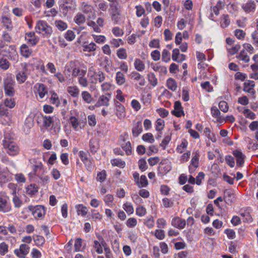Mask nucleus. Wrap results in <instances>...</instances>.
Listing matches in <instances>:
<instances>
[{"label":"nucleus","mask_w":258,"mask_h":258,"mask_svg":"<svg viewBox=\"0 0 258 258\" xmlns=\"http://www.w3.org/2000/svg\"><path fill=\"white\" fill-rule=\"evenodd\" d=\"M172 58L173 61L181 62L185 59V55L180 54L178 48H175L172 51Z\"/></svg>","instance_id":"19"},{"label":"nucleus","mask_w":258,"mask_h":258,"mask_svg":"<svg viewBox=\"0 0 258 258\" xmlns=\"http://www.w3.org/2000/svg\"><path fill=\"white\" fill-rule=\"evenodd\" d=\"M8 245L5 242H3L0 243V254L4 255L8 252Z\"/></svg>","instance_id":"56"},{"label":"nucleus","mask_w":258,"mask_h":258,"mask_svg":"<svg viewBox=\"0 0 258 258\" xmlns=\"http://www.w3.org/2000/svg\"><path fill=\"white\" fill-rule=\"evenodd\" d=\"M111 61L108 57L106 56L102 59L100 66L103 67V68L106 72H109L111 66Z\"/></svg>","instance_id":"29"},{"label":"nucleus","mask_w":258,"mask_h":258,"mask_svg":"<svg viewBox=\"0 0 258 258\" xmlns=\"http://www.w3.org/2000/svg\"><path fill=\"white\" fill-rule=\"evenodd\" d=\"M12 113L4 106L0 104V119L3 124L10 125L13 122Z\"/></svg>","instance_id":"3"},{"label":"nucleus","mask_w":258,"mask_h":258,"mask_svg":"<svg viewBox=\"0 0 258 258\" xmlns=\"http://www.w3.org/2000/svg\"><path fill=\"white\" fill-rule=\"evenodd\" d=\"M142 139L143 141L149 143H153L155 142V139L153 135L150 133L145 134L142 136Z\"/></svg>","instance_id":"46"},{"label":"nucleus","mask_w":258,"mask_h":258,"mask_svg":"<svg viewBox=\"0 0 258 258\" xmlns=\"http://www.w3.org/2000/svg\"><path fill=\"white\" fill-rule=\"evenodd\" d=\"M242 10L246 13H253L255 11L256 4L253 0H248L241 6Z\"/></svg>","instance_id":"12"},{"label":"nucleus","mask_w":258,"mask_h":258,"mask_svg":"<svg viewBox=\"0 0 258 258\" xmlns=\"http://www.w3.org/2000/svg\"><path fill=\"white\" fill-rule=\"evenodd\" d=\"M26 71V66L24 68L23 71L18 72L16 75V80L20 84L24 83L27 79L28 77Z\"/></svg>","instance_id":"20"},{"label":"nucleus","mask_w":258,"mask_h":258,"mask_svg":"<svg viewBox=\"0 0 258 258\" xmlns=\"http://www.w3.org/2000/svg\"><path fill=\"white\" fill-rule=\"evenodd\" d=\"M1 22L3 26L8 31H11L13 29V23L11 19L7 16H3L1 18Z\"/></svg>","instance_id":"18"},{"label":"nucleus","mask_w":258,"mask_h":258,"mask_svg":"<svg viewBox=\"0 0 258 258\" xmlns=\"http://www.w3.org/2000/svg\"><path fill=\"white\" fill-rule=\"evenodd\" d=\"M121 13L116 14H111V20L115 24H120L121 23V18L120 17Z\"/></svg>","instance_id":"47"},{"label":"nucleus","mask_w":258,"mask_h":258,"mask_svg":"<svg viewBox=\"0 0 258 258\" xmlns=\"http://www.w3.org/2000/svg\"><path fill=\"white\" fill-rule=\"evenodd\" d=\"M243 113L245 117L250 118L251 119H254L255 118V114L252 111L249 109H245Z\"/></svg>","instance_id":"54"},{"label":"nucleus","mask_w":258,"mask_h":258,"mask_svg":"<svg viewBox=\"0 0 258 258\" xmlns=\"http://www.w3.org/2000/svg\"><path fill=\"white\" fill-rule=\"evenodd\" d=\"M81 96L83 101L87 104L91 103L93 101V99L92 95L88 91H83L81 93Z\"/></svg>","instance_id":"33"},{"label":"nucleus","mask_w":258,"mask_h":258,"mask_svg":"<svg viewBox=\"0 0 258 258\" xmlns=\"http://www.w3.org/2000/svg\"><path fill=\"white\" fill-rule=\"evenodd\" d=\"M115 106H116V115L119 118L122 119L124 118L125 116V108L123 105H122L118 101H116L115 102Z\"/></svg>","instance_id":"21"},{"label":"nucleus","mask_w":258,"mask_h":258,"mask_svg":"<svg viewBox=\"0 0 258 258\" xmlns=\"http://www.w3.org/2000/svg\"><path fill=\"white\" fill-rule=\"evenodd\" d=\"M89 147L92 153H96L99 148L98 143L97 140L95 139H91L89 141Z\"/></svg>","instance_id":"35"},{"label":"nucleus","mask_w":258,"mask_h":258,"mask_svg":"<svg viewBox=\"0 0 258 258\" xmlns=\"http://www.w3.org/2000/svg\"><path fill=\"white\" fill-rule=\"evenodd\" d=\"M28 209L32 212V214L35 218H42L45 214L44 207L42 205H37L35 207L29 206Z\"/></svg>","instance_id":"6"},{"label":"nucleus","mask_w":258,"mask_h":258,"mask_svg":"<svg viewBox=\"0 0 258 258\" xmlns=\"http://www.w3.org/2000/svg\"><path fill=\"white\" fill-rule=\"evenodd\" d=\"M162 60L167 62L170 60V53L166 49H164L162 53Z\"/></svg>","instance_id":"55"},{"label":"nucleus","mask_w":258,"mask_h":258,"mask_svg":"<svg viewBox=\"0 0 258 258\" xmlns=\"http://www.w3.org/2000/svg\"><path fill=\"white\" fill-rule=\"evenodd\" d=\"M111 8V14H116L121 13L120 6H119L118 2L117 3H111L109 5Z\"/></svg>","instance_id":"45"},{"label":"nucleus","mask_w":258,"mask_h":258,"mask_svg":"<svg viewBox=\"0 0 258 258\" xmlns=\"http://www.w3.org/2000/svg\"><path fill=\"white\" fill-rule=\"evenodd\" d=\"M76 209L78 215H81L82 216H85L88 213V209L86 207L83 205L79 204L76 205Z\"/></svg>","instance_id":"37"},{"label":"nucleus","mask_w":258,"mask_h":258,"mask_svg":"<svg viewBox=\"0 0 258 258\" xmlns=\"http://www.w3.org/2000/svg\"><path fill=\"white\" fill-rule=\"evenodd\" d=\"M171 225L175 228L182 229L186 225V221L179 217H176L172 219Z\"/></svg>","instance_id":"13"},{"label":"nucleus","mask_w":258,"mask_h":258,"mask_svg":"<svg viewBox=\"0 0 258 258\" xmlns=\"http://www.w3.org/2000/svg\"><path fill=\"white\" fill-rule=\"evenodd\" d=\"M35 29L37 33L42 34L44 37L46 38L49 37L53 32L51 27L44 20L37 21Z\"/></svg>","instance_id":"1"},{"label":"nucleus","mask_w":258,"mask_h":258,"mask_svg":"<svg viewBox=\"0 0 258 258\" xmlns=\"http://www.w3.org/2000/svg\"><path fill=\"white\" fill-rule=\"evenodd\" d=\"M43 126L45 128L50 127L53 123L52 117L50 116H42Z\"/></svg>","instance_id":"28"},{"label":"nucleus","mask_w":258,"mask_h":258,"mask_svg":"<svg viewBox=\"0 0 258 258\" xmlns=\"http://www.w3.org/2000/svg\"><path fill=\"white\" fill-rule=\"evenodd\" d=\"M230 19L228 15H223L222 16L221 22V26L223 28L227 27L230 24Z\"/></svg>","instance_id":"52"},{"label":"nucleus","mask_w":258,"mask_h":258,"mask_svg":"<svg viewBox=\"0 0 258 258\" xmlns=\"http://www.w3.org/2000/svg\"><path fill=\"white\" fill-rule=\"evenodd\" d=\"M143 131L141 121H138L134 125L132 128V134L135 138L137 137Z\"/></svg>","instance_id":"25"},{"label":"nucleus","mask_w":258,"mask_h":258,"mask_svg":"<svg viewBox=\"0 0 258 258\" xmlns=\"http://www.w3.org/2000/svg\"><path fill=\"white\" fill-rule=\"evenodd\" d=\"M51 96L50 97L51 103L58 106L59 104V100L58 96L55 92H51Z\"/></svg>","instance_id":"53"},{"label":"nucleus","mask_w":258,"mask_h":258,"mask_svg":"<svg viewBox=\"0 0 258 258\" xmlns=\"http://www.w3.org/2000/svg\"><path fill=\"white\" fill-rule=\"evenodd\" d=\"M112 32L116 37L122 36L123 34V31L118 27H115L112 28Z\"/></svg>","instance_id":"61"},{"label":"nucleus","mask_w":258,"mask_h":258,"mask_svg":"<svg viewBox=\"0 0 258 258\" xmlns=\"http://www.w3.org/2000/svg\"><path fill=\"white\" fill-rule=\"evenodd\" d=\"M134 67L136 70L139 72H143L145 68L144 63L139 58H136L134 62Z\"/></svg>","instance_id":"30"},{"label":"nucleus","mask_w":258,"mask_h":258,"mask_svg":"<svg viewBox=\"0 0 258 258\" xmlns=\"http://www.w3.org/2000/svg\"><path fill=\"white\" fill-rule=\"evenodd\" d=\"M11 210V206L8 199L5 197H0V212L7 213Z\"/></svg>","instance_id":"11"},{"label":"nucleus","mask_w":258,"mask_h":258,"mask_svg":"<svg viewBox=\"0 0 258 258\" xmlns=\"http://www.w3.org/2000/svg\"><path fill=\"white\" fill-rule=\"evenodd\" d=\"M148 180L146 176L144 175L141 176L139 180L137 182V184L139 188L145 187L148 185Z\"/></svg>","instance_id":"43"},{"label":"nucleus","mask_w":258,"mask_h":258,"mask_svg":"<svg viewBox=\"0 0 258 258\" xmlns=\"http://www.w3.org/2000/svg\"><path fill=\"white\" fill-rule=\"evenodd\" d=\"M167 87L172 91H174L177 88V83L174 79L170 78L167 80Z\"/></svg>","instance_id":"38"},{"label":"nucleus","mask_w":258,"mask_h":258,"mask_svg":"<svg viewBox=\"0 0 258 258\" xmlns=\"http://www.w3.org/2000/svg\"><path fill=\"white\" fill-rule=\"evenodd\" d=\"M105 74L102 71H99L96 73H95V76H94V77L93 78L89 79V80L90 83L94 84L96 83L97 81H98L99 83H102L105 80Z\"/></svg>","instance_id":"23"},{"label":"nucleus","mask_w":258,"mask_h":258,"mask_svg":"<svg viewBox=\"0 0 258 258\" xmlns=\"http://www.w3.org/2000/svg\"><path fill=\"white\" fill-rule=\"evenodd\" d=\"M131 78L135 81H138L140 86H143L146 84L144 77L137 72L132 73Z\"/></svg>","instance_id":"22"},{"label":"nucleus","mask_w":258,"mask_h":258,"mask_svg":"<svg viewBox=\"0 0 258 258\" xmlns=\"http://www.w3.org/2000/svg\"><path fill=\"white\" fill-rule=\"evenodd\" d=\"M148 80L150 84L153 86L155 87L158 84V80L155 74L153 73L150 72L147 75Z\"/></svg>","instance_id":"36"},{"label":"nucleus","mask_w":258,"mask_h":258,"mask_svg":"<svg viewBox=\"0 0 258 258\" xmlns=\"http://www.w3.org/2000/svg\"><path fill=\"white\" fill-rule=\"evenodd\" d=\"M125 79L124 74L121 72H118L116 74V83L121 85L124 83Z\"/></svg>","instance_id":"44"},{"label":"nucleus","mask_w":258,"mask_h":258,"mask_svg":"<svg viewBox=\"0 0 258 258\" xmlns=\"http://www.w3.org/2000/svg\"><path fill=\"white\" fill-rule=\"evenodd\" d=\"M20 49L21 55L25 58L29 57L32 55L33 52L32 50L30 49L25 44H22Z\"/></svg>","instance_id":"24"},{"label":"nucleus","mask_w":258,"mask_h":258,"mask_svg":"<svg viewBox=\"0 0 258 258\" xmlns=\"http://www.w3.org/2000/svg\"><path fill=\"white\" fill-rule=\"evenodd\" d=\"M171 140V137L169 135L166 136L162 142L160 144V146L162 147L163 150H165L167 145L169 143Z\"/></svg>","instance_id":"62"},{"label":"nucleus","mask_w":258,"mask_h":258,"mask_svg":"<svg viewBox=\"0 0 258 258\" xmlns=\"http://www.w3.org/2000/svg\"><path fill=\"white\" fill-rule=\"evenodd\" d=\"M10 66V63L9 60L4 57L0 58V68L6 71L9 69Z\"/></svg>","instance_id":"40"},{"label":"nucleus","mask_w":258,"mask_h":258,"mask_svg":"<svg viewBox=\"0 0 258 258\" xmlns=\"http://www.w3.org/2000/svg\"><path fill=\"white\" fill-rule=\"evenodd\" d=\"M224 196L223 199L225 202L227 204H229L232 202V199L234 198V194L233 192L228 189H225L224 191Z\"/></svg>","instance_id":"27"},{"label":"nucleus","mask_w":258,"mask_h":258,"mask_svg":"<svg viewBox=\"0 0 258 258\" xmlns=\"http://www.w3.org/2000/svg\"><path fill=\"white\" fill-rule=\"evenodd\" d=\"M2 104L6 108L8 107L10 109H12L16 105V101L14 98H6L4 100V104Z\"/></svg>","instance_id":"34"},{"label":"nucleus","mask_w":258,"mask_h":258,"mask_svg":"<svg viewBox=\"0 0 258 258\" xmlns=\"http://www.w3.org/2000/svg\"><path fill=\"white\" fill-rule=\"evenodd\" d=\"M16 83L11 77H8L4 80V89L6 95L13 97L15 94V86Z\"/></svg>","instance_id":"4"},{"label":"nucleus","mask_w":258,"mask_h":258,"mask_svg":"<svg viewBox=\"0 0 258 258\" xmlns=\"http://www.w3.org/2000/svg\"><path fill=\"white\" fill-rule=\"evenodd\" d=\"M3 52H5L9 59L15 62H17L19 60V55L16 50L15 45H10L9 48L7 47L2 49Z\"/></svg>","instance_id":"5"},{"label":"nucleus","mask_w":258,"mask_h":258,"mask_svg":"<svg viewBox=\"0 0 258 258\" xmlns=\"http://www.w3.org/2000/svg\"><path fill=\"white\" fill-rule=\"evenodd\" d=\"M34 91L35 94L39 96L40 99H43L48 94L47 87L42 83H36L34 86Z\"/></svg>","instance_id":"7"},{"label":"nucleus","mask_w":258,"mask_h":258,"mask_svg":"<svg viewBox=\"0 0 258 258\" xmlns=\"http://www.w3.org/2000/svg\"><path fill=\"white\" fill-rule=\"evenodd\" d=\"M3 146L7 153L10 156H15L19 154V147L14 142L5 139L3 141Z\"/></svg>","instance_id":"2"},{"label":"nucleus","mask_w":258,"mask_h":258,"mask_svg":"<svg viewBox=\"0 0 258 258\" xmlns=\"http://www.w3.org/2000/svg\"><path fill=\"white\" fill-rule=\"evenodd\" d=\"M33 174L38 176L41 174H43L44 172V169L42 164L40 162L38 164L33 166Z\"/></svg>","instance_id":"32"},{"label":"nucleus","mask_w":258,"mask_h":258,"mask_svg":"<svg viewBox=\"0 0 258 258\" xmlns=\"http://www.w3.org/2000/svg\"><path fill=\"white\" fill-rule=\"evenodd\" d=\"M55 25L56 27L60 31H63L67 28V24L61 20L55 21Z\"/></svg>","instance_id":"48"},{"label":"nucleus","mask_w":258,"mask_h":258,"mask_svg":"<svg viewBox=\"0 0 258 258\" xmlns=\"http://www.w3.org/2000/svg\"><path fill=\"white\" fill-rule=\"evenodd\" d=\"M75 35L74 32L72 30H68L64 34V38L68 41H71L74 39Z\"/></svg>","instance_id":"64"},{"label":"nucleus","mask_w":258,"mask_h":258,"mask_svg":"<svg viewBox=\"0 0 258 258\" xmlns=\"http://www.w3.org/2000/svg\"><path fill=\"white\" fill-rule=\"evenodd\" d=\"M25 39L28 43L32 46L36 45L39 41V38L36 36L34 32L26 33L25 34Z\"/></svg>","instance_id":"15"},{"label":"nucleus","mask_w":258,"mask_h":258,"mask_svg":"<svg viewBox=\"0 0 258 258\" xmlns=\"http://www.w3.org/2000/svg\"><path fill=\"white\" fill-rule=\"evenodd\" d=\"M152 68L155 72H158L161 75H165L167 73V68L163 66H161L159 63L152 64Z\"/></svg>","instance_id":"26"},{"label":"nucleus","mask_w":258,"mask_h":258,"mask_svg":"<svg viewBox=\"0 0 258 258\" xmlns=\"http://www.w3.org/2000/svg\"><path fill=\"white\" fill-rule=\"evenodd\" d=\"M111 163L113 166L123 168L125 166V162L119 159H113L111 160Z\"/></svg>","instance_id":"49"},{"label":"nucleus","mask_w":258,"mask_h":258,"mask_svg":"<svg viewBox=\"0 0 258 258\" xmlns=\"http://www.w3.org/2000/svg\"><path fill=\"white\" fill-rule=\"evenodd\" d=\"M193 154H194V156L192 158L190 161V164L188 167L189 171L190 173L195 172L196 168L199 167V151H196Z\"/></svg>","instance_id":"9"},{"label":"nucleus","mask_w":258,"mask_h":258,"mask_svg":"<svg viewBox=\"0 0 258 258\" xmlns=\"http://www.w3.org/2000/svg\"><path fill=\"white\" fill-rule=\"evenodd\" d=\"M123 209L128 214H131L134 212V208L133 206L129 203H126L123 205Z\"/></svg>","instance_id":"63"},{"label":"nucleus","mask_w":258,"mask_h":258,"mask_svg":"<svg viewBox=\"0 0 258 258\" xmlns=\"http://www.w3.org/2000/svg\"><path fill=\"white\" fill-rule=\"evenodd\" d=\"M93 7L86 3H82V11L86 14L92 13Z\"/></svg>","instance_id":"57"},{"label":"nucleus","mask_w":258,"mask_h":258,"mask_svg":"<svg viewBox=\"0 0 258 258\" xmlns=\"http://www.w3.org/2000/svg\"><path fill=\"white\" fill-rule=\"evenodd\" d=\"M255 86V83L253 81L247 80L243 84V91L254 95L255 91L253 88Z\"/></svg>","instance_id":"14"},{"label":"nucleus","mask_w":258,"mask_h":258,"mask_svg":"<svg viewBox=\"0 0 258 258\" xmlns=\"http://www.w3.org/2000/svg\"><path fill=\"white\" fill-rule=\"evenodd\" d=\"M188 142L186 140L183 139L181 144L177 147L176 151L178 153H182L187 146Z\"/></svg>","instance_id":"41"},{"label":"nucleus","mask_w":258,"mask_h":258,"mask_svg":"<svg viewBox=\"0 0 258 258\" xmlns=\"http://www.w3.org/2000/svg\"><path fill=\"white\" fill-rule=\"evenodd\" d=\"M67 91L73 97H77L80 92V90L77 86L69 87L67 89Z\"/></svg>","instance_id":"39"},{"label":"nucleus","mask_w":258,"mask_h":258,"mask_svg":"<svg viewBox=\"0 0 258 258\" xmlns=\"http://www.w3.org/2000/svg\"><path fill=\"white\" fill-rule=\"evenodd\" d=\"M174 109L172 111V113L175 116L179 117L181 115H184V111L181 106V102L179 101H176L174 105Z\"/></svg>","instance_id":"16"},{"label":"nucleus","mask_w":258,"mask_h":258,"mask_svg":"<svg viewBox=\"0 0 258 258\" xmlns=\"http://www.w3.org/2000/svg\"><path fill=\"white\" fill-rule=\"evenodd\" d=\"M30 250L29 246L26 244H22L19 249H16L14 250L15 254L19 258H24Z\"/></svg>","instance_id":"10"},{"label":"nucleus","mask_w":258,"mask_h":258,"mask_svg":"<svg viewBox=\"0 0 258 258\" xmlns=\"http://www.w3.org/2000/svg\"><path fill=\"white\" fill-rule=\"evenodd\" d=\"M83 50L84 51L92 52L96 50V45L94 42H91L89 44L84 43L82 46Z\"/></svg>","instance_id":"31"},{"label":"nucleus","mask_w":258,"mask_h":258,"mask_svg":"<svg viewBox=\"0 0 258 258\" xmlns=\"http://www.w3.org/2000/svg\"><path fill=\"white\" fill-rule=\"evenodd\" d=\"M117 56L121 59H125L127 58V53L124 48H121L117 50L116 52Z\"/></svg>","instance_id":"51"},{"label":"nucleus","mask_w":258,"mask_h":258,"mask_svg":"<svg viewBox=\"0 0 258 258\" xmlns=\"http://www.w3.org/2000/svg\"><path fill=\"white\" fill-rule=\"evenodd\" d=\"M69 66L72 69V75L74 77H76L78 76H84L86 74V70H81L78 66L77 63L75 61H70Z\"/></svg>","instance_id":"8"},{"label":"nucleus","mask_w":258,"mask_h":258,"mask_svg":"<svg viewBox=\"0 0 258 258\" xmlns=\"http://www.w3.org/2000/svg\"><path fill=\"white\" fill-rule=\"evenodd\" d=\"M85 17L81 13L77 14L74 18L75 22L79 25L85 23Z\"/></svg>","instance_id":"50"},{"label":"nucleus","mask_w":258,"mask_h":258,"mask_svg":"<svg viewBox=\"0 0 258 258\" xmlns=\"http://www.w3.org/2000/svg\"><path fill=\"white\" fill-rule=\"evenodd\" d=\"M122 148L125 151L126 154L128 155L132 153V147L130 142L125 143L124 145L122 144Z\"/></svg>","instance_id":"59"},{"label":"nucleus","mask_w":258,"mask_h":258,"mask_svg":"<svg viewBox=\"0 0 258 258\" xmlns=\"http://www.w3.org/2000/svg\"><path fill=\"white\" fill-rule=\"evenodd\" d=\"M107 96L101 95L99 97L98 101L95 104L96 107L101 106H108L109 105V99L111 97L110 94H107Z\"/></svg>","instance_id":"17"},{"label":"nucleus","mask_w":258,"mask_h":258,"mask_svg":"<svg viewBox=\"0 0 258 258\" xmlns=\"http://www.w3.org/2000/svg\"><path fill=\"white\" fill-rule=\"evenodd\" d=\"M89 153L88 152H84L83 151H81L79 152V156L82 160V161L85 164H86L88 162V154Z\"/></svg>","instance_id":"60"},{"label":"nucleus","mask_w":258,"mask_h":258,"mask_svg":"<svg viewBox=\"0 0 258 258\" xmlns=\"http://www.w3.org/2000/svg\"><path fill=\"white\" fill-rule=\"evenodd\" d=\"M38 188V186L36 185L31 184L26 188V193L28 195H35L37 192Z\"/></svg>","instance_id":"42"},{"label":"nucleus","mask_w":258,"mask_h":258,"mask_svg":"<svg viewBox=\"0 0 258 258\" xmlns=\"http://www.w3.org/2000/svg\"><path fill=\"white\" fill-rule=\"evenodd\" d=\"M106 178V171L103 170L97 173V176L96 179L101 182H103Z\"/></svg>","instance_id":"58"}]
</instances>
